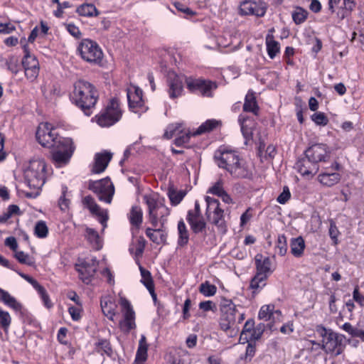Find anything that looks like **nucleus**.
Masks as SVG:
<instances>
[{"mask_svg":"<svg viewBox=\"0 0 364 364\" xmlns=\"http://www.w3.org/2000/svg\"><path fill=\"white\" fill-rule=\"evenodd\" d=\"M259 109V108L257 105L255 93L252 90H249L245 98L243 111L252 112L254 114L257 115Z\"/></svg>","mask_w":364,"mask_h":364,"instance_id":"29","label":"nucleus"},{"mask_svg":"<svg viewBox=\"0 0 364 364\" xmlns=\"http://www.w3.org/2000/svg\"><path fill=\"white\" fill-rule=\"evenodd\" d=\"M199 291L203 296L209 297L215 294L217 291V287L214 284H212L209 282L206 281L200 285Z\"/></svg>","mask_w":364,"mask_h":364,"instance_id":"44","label":"nucleus"},{"mask_svg":"<svg viewBox=\"0 0 364 364\" xmlns=\"http://www.w3.org/2000/svg\"><path fill=\"white\" fill-rule=\"evenodd\" d=\"M206 215L209 220L218 228L220 232L226 231V225L224 217V210L220 208L218 200L210 196H205Z\"/></svg>","mask_w":364,"mask_h":364,"instance_id":"9","label":"nucleus"},{"mask_svg":"<svg viewBox=\"0 0 364 364\" xmlns=\"http://www.w3.org/2000/svg\"><path fill=\"white\" fill-rule=\"evenodd\" d=\"M265 329V325L264 323H259L256 328H253L252 333L251 334V336L250 337V340H258L261 338L263 332Z\"/></svg>","mask_w":364,"mask_h":364,"instance_id":"56","label":"nucleus"},{"mask_svg":"<svg viewBox=\"0 0 364 364\" xmlns=\"http://www.w3.org/2000/svg\"><path fill=\"white\" fill-rule=\"evenodd\" d=\"M237 308L233 304L225 306L222 309V316L220 326L222 330L226 331L231 328L236 322Z\"/></svg>","mask_w":364,"mask_h":364,"instance_id":"22","label":"nucleus"},{"mask_svg":"<svg viewBox=\"0 0 364 364\" xmlns=\"http://www.w3.org/2000/svg\"><path fill=\"white\" fill-rule=\"evenodd\" d=\"M295 168L302 176L312 178L318 171V167L316 164L311 163L306 157L299 159Z\"/></svg>","mask_w":364,"mask_h":364,"instance_id":"25","label":"nucleus"},{"mask_svg":"<svg viewBox=\"0 0 364 364\" xmlns=\"http://www.w3.org/2000/svg\"><path fill=\"white\" fill-rule=\"evenodd\" d=\"M196 136L193 132L187 129L183 124L176 123L168 125L164 136L168 139L176 136L174 144L177 146H184L189 142L191 136Z\"/></svg>","mask_w":364,"mask_h":364,"instance_id":"12","label":"nucleus"},{"mask_svg":"<svg viewBox=\"0 0 364 364\" xmlns=\"http://www.w3.org/2000/svg\"><path fill=\"white\" fill-rule=\"evenodd\" d=\"M267 4L261 0H245L240 4L239 12L242 16H264L267 11Z\"/></svg>","mask_w":364,"mask_h":364,"instance_id":"16","label":"nucleus"},{"mask_svg":"<svg viewBox=\"0 0 364 364\" xmlns=\"http://www.w3.org/2000/svg\"><path fill=\"white\" fill-rule=\"evenodd\" d=\"M274 306L272 305H264L262 306L259 311L258 317L259 319H263L264 321L269 320L272 316H274V314H277L278 316L281 315V311L277 310L273 311Z\"/></svg>","mask_w":364,"mask_h":364,"instance_id":"42","label":"nucleus"},{"mask_svg":"<svg viewBox=\"0 0 364 364\" xmlns=\"http://www.w3.org/2000/svg\"><path fill=\"white\" fill-rule=\"evenodd\" d=\"M147 228L146 229V235L154 242L157 245L165 244L167 240V233L164 231V228Z\"/></svg>","mask_w":364,"mask_h":364,"instance_id":"26","label":"nucleus"},{"mask_svg":"<svg viewBox=\"0 0 364 364\" xmlns=\"http://www.w3.org/2000/svg\"><path fill=\"white\" fill-rule=\"evenodd\" d=\"M316 331L322 337L321 349L326 353L335 352L336 355H339L341 351L338 348L341 344L342 339L339 338L338 334L323 326H318Z\"/></svg>","mask_w":364,"mask_h":364,"instance_id":"11","label":"nucleus"},{"mask_svg":"<svg viewBox=\"0 0 364 364\" xmlns=\"http://www.w3.org/2000/svg\"><path fill=\"white\" fill-rule=\"evenodd\" d=\"M178 245L181 247L185 246L188 242L189 234L186 225L183 220L178 223Z\"/></svg>","mask_w":364,"mask_h":364,"instance_id":"38","label":"nucleus"},{"mask_svg":"<svg viewBox=\"0 0 364 364\" xmlns=\"http://www.w3.org/2000/svg\"><path fill=\"white\" fill-rule=\"evenodd\" d=\"M168 95L171 99L177 98L182 95L183 90V77L175 73H169L168 75Z\"/></svg>","mask_w":364,"mask_h":364,"instance_id":"23","label":"nucleus"},{"mask_svg":"<svg viewBox=\"0 0 364 364\" xmlns=\"http://www.w3.org/2000/svg\"><path fill=\"white\" fill-rule=\"evenodd\" d=\"M134 245V247L129 248L130 252H134L136 257H141L146 246L145 239L142 237H139L136 241V244Z\"/></svg>","mask_w":364,"mask_h":364,"instance_id":"46","label":"nucleus"},{"mask_svg":"<svg viewBox=\"0 0 364 364\" xmlns=\"http://www.w3.org/2000/svg\"><path fill=\"white\" fill-rule=\"evenodd\" d=\"M144 200L148 208V220L154 228H164L171 210L165 205V199L158 195H145Z\"/></svg>","mask_w":364,"mask_h":364,"instance_id":"4","label":"nucleus"},{"mask_svg":"<svg viewBox=\"0 0 364 364\" xmlns=\"http://www.w3.org/2000/svg\"><path fill=\"white\" fill-rule=\"evenodd\" d=\"M267 51L269 57L271 59L275 58L277 54L280 50V46L279 42L276 41L274 38L272 33H268L265 39Z\"/></svg>","mask_w":364,"mask_h":364,"instance_id":"35","label":"nucleus"},{"mask_svg":"<svg viewBox=\"0 0 364 364\" xmlns=\"http://www.w3.org/2000/svg\"><path fill=\"white\" fill-rule=\"evenodd\" d=\"M87 188L97 195L100 201L111 203L114 194V187L109 178L97 181H89Z\"/></svg>","mask_w":364,"mask_h":364,"instance_id":"8","label":"nucleus"},{"mask_svg":"<svg viewBox=\"0 0 364 364\" xmlns=\"http://www.w3.org/2000/svg\"><path fill=\"white\" fill-rule=\"evenodd\" d=\"M214 159L220 168L225 169L233 178H252L251 167L235 151L220 148L215 151Z\"/></svg>","mask_w":364,"mask_h":364,"instance_id":"1","label":"nucleus"},{"mask_svg":"<svg viewBox=\"0 0 364 364\" xmlns=\"http://www.w3.org/2000/svg\"><path fill=\"white\" fill-rule=\"evenodd\" d=\"M250 118L244 114H240L238 117V122L240 125L241 132L245 138H249L252 135L251 127L247 124Z\"/></svg>","mask_w":364,"mask_h":364,"instance_id":"43","label":"nucleus"},{"mask_svg":"<svg viewBox=\"0 0 364 364\" xmlns=\"http://www.w3.org/2000/svg\"><path fill=\"white\" fill-rule=\"evenodd\" d=\"M122 318L119 322V327L124 333H129L136 328V315L131 303L123 296L120 297Z\"/></svg>","mask_w":364,"mask_h":364,"instance_id":"10","label":"nucleus"},{"mask_svg":"<svg viewBox=\"0 0 364 364\" xmlns=\"http://www.w3.org/2000/svg\"><path fill=\"white\" fill-rule=\"evenodd\" d=\"M94 352L100 353L101 355L112 357L113 350L110 342L105 338H98L94 343Z\"/></svg>","mask_w":364,"mask_h":364,"instance_id":"30","label":"nucleus"},{"mask_svg":"<svg viewBox=\"0 0 364 364\" xmlns=\"http://www.w3.org/2000/svg\"><path fill=\"white\" fill-rule=\"evenodd\" d=\"M186 219L195 233L202 232L205 228V223L201 215L193 214L192 210H188Z\"/></svg>","mask_w":364,"mask_h":364,"instance_id":"27","label":"nucleus"},{"mask_svg":"<svg viewBox=\"0 0 364 364\" xmlns=\"http://www.w3.org/2000/svg\"><path fill=\"white\" fill-rule=\"evenodd\" d=\"M15 258L21 263L33 267L35 265V259L27 253L23 251H16Z\"/></svg>","mask_w":364,"mask_h":364,"instance_id":"45","label":"nucleus"},{"mask_svg":"<svg viewBox=\"0 0 364 364\" xmlns=\"http://www.w3.org/2000/svg\"><path fill=\"white\" fill-rule=\"evenodd\" d=\"M101 308L103 314L109 320L114 321L117 304L110 296H105L101 299Z\"/></svg>","mask_w":364,"mask_h":364,"instance_id":"28","label":"nucleus"},{"mask_svg":"<svg viewBox=\"0 0 364 364\" xmlns=\"http://www.w3.org/2000/svg\"><path fill=\"white\" fill-rule=\"evenodd\" d=\"M35 235L39 238H45L48 233V228L46 222L43 220L38 221L34 228Z\"/></svg>","mask_w":364,"mask_h":364,"instance_id":"47","label":"nucleus"},{"mask_svg":"<svg viewBox=\"0 0 364 364\" xmlns=\"http://www.w3.org/2000/svg\"><path fill=\"white\" fill-rule=\"evenodd\" d=\"M127 100L129 107L132 112L141 113L146 110L142 98V90L140 88L130 86L127 89Z\"/></svg>","mask_w":364,"mask_h":364,"instance_id":"19","label":"nucleus"},{"mask_svg":"<svg viewBox=\"0 0 364 364\" xmlns=\"http://www.w3.org/2000/svg\"><path fill=\"white\" fill-rule=\"evenodd\" d=\"M307 14V11L299 7L293 12L292 18L296 24H300L305 21Z\"/></svg>","mask_w":364,"mask_h":364,"instance_id":"52","label":"nucleus"},{"mask_svg":"<svg viewBox=\"0 0 364 364\" xmlns=\"http://www.w3.org/2000/svg\"><path fill=\"white\" fill-rule=\"evenodd\" d=\"M341 169V166L337 161H334L331 167L326 168L325 171L318 174V181L324 186L331 187L341 181V175L338 171Z\"/></svg>","mask_w":364,"mask_h":364,"instance_id":"17","label":"nucleus"},{"mask_svg":"<svg viewBox=\"0 0 364 364\" xmlns=\"http://www.w3.org/2000/svg\"><path fill=\"white\" fill-rule=\"evenodd\" d=\"M168 197L172 205H178L186 193L183 191H177L173 186H170L167 192Z\"/></svg>","mask_w":364,"mask_h":364,"instance_id":"40","label":"nucleus"},{"mask_svg":"<svg viewBox=\"0 0 364 364\" xmlns=\"http://www.w3.org/2000/svg\"><path fill=\"white\" fill-rule=\"evenodd\" d=\"M290 197L291 193L289 190V188L285 186L283 188V191L277 197V200L280 204H284L289 200Z\"/></svg>","mask_w":364,"mask_h":364,"instance_id":"57","label":"nucleus"},{"mask_svg":"<svg viewBox=\"0 0 364 364\" xmlns=\"http://www.w3.org/2000/svg\"><path fill=\"white\" fill-rule=\"evenodd\" d=\"M77 13L82 16L92 17L99 14L96 7L92 4H84L77 7Z\"/></svg>","mask_w":364,"mask_h":364,"instance_id":"39","label":"nucleus"},{"mask_svg":"<svg viewBox=\"0 0 364 364\" xmlns=\"http://www.w3.org/2000/svg\"><path fill=\"white\" fill-rule=\"evenodd\" d=\"M112 158V154L107 151H104L102 152L95 154L94 163L92 165L90 169L91 173L99 174L104 172Z\"/></svg>","mask_w":364,"mask_h":364,"instance_id":"24","label":"nucleus"},{"mask_svg":"<svg viewBox=\"0 0 364 364\" xmlns=\"http://www.w3.org/2000/svg\"><path fill=\"white\" fill-rule=\"evenodd\" d=\"M174 6L178 11L183 13L187 16H192L196 14V13L193 11H192L190 8L183 4L182 3L176 2L174 3Z\"/></svg>","mask_w":364,"mask_h":364,"instance_id":"58","label":"nucleus"},{"mask_svg":"<svg viewBox=\"0 0 364 364\" xmlns=\"http://www.w3.org/2000/svg\"><path fill=\"white\" fill-rule=\"evenodd\" d=\"M68 312L74 321H78L81 318V309L80 306H70Z\"/></svg>","mask_w":364,"mask_h":364,"instance_id":"61","label":"nucleus"},{"mask_svg":"<svg viewBox=\"0 0 364 364\" xmlns=\"http://www.w3.org/2000/svg\"><path fill=\"white\" fill-rule=\"evenodd\" d=\"M68 188L65 186L62 187V195L58 200V206L63 211H66L69 208L70 199L67 197Z\"/></svg>","mask_w":364,"mask_h":364,"instance_id":"48","label":"nucleus"},{"mask_svg":"<svg viewBox=\"0 0 364 364\" xmlns=\"http://www.w3.org/2000/svg\"><path fill=\"white\" fill-rule=\"evenodd\" d=\"M24 71L26 77L32 81L35 80L38 75L39 67H36L34 68H24Z\"/></svg>","mask_w":364,"mask_h":364,"instance_id":"60","label":"nucleus"},{"mask_svg":"<svg viewBox=\"0 0 364 364\" xmlns=\"http://www.w3.org/2000/svg\"><path fill=\"white\" fill-rule=\"evenodd\" d=\"M147 350L146 347L139 346L135 358L141 360H146L147 358Z\"/></svg>","mask_w":364,"mask_h":364,"instance_id":"63","label":"nucleus"},{"mask_svg":"<svg viewBox=\"0 0 364 364\" xmlns=\"http://www.w3.org/2000/svg\"><path fill=\"white\" fill-rule=\"evenodd\" d=\"M66 29L68 33L76 38H80L82 36V33L77 26H76L73 23H67L65 25Z\"/></svg>","mask_w":364,"mask_h":364,"instance_id":"59","label":"nucleus"},{"mask_svg":"<svg viewBox=\"0 0 364 364\" xmlns=\"http://www.w3.org/2000/svg\"><path fill=\"white\" fill-rule=\"evenodd\" d=\"M81 58L86 62L100 64L103 58V53L97 42L88 38L82 39L77 47Z\"/></svg>","mask_w":364,"mask_h":364,"instance_id":"6","label":"nucleus"},{"mask_svg":"<svg viewBox=\"0 0 364 364\" xmlns=\"http://www.w3.org/2000/svg\"><path fill=\"white\" fill-rule=\"evenodd\" d=\"M98 99V91L90 82L80 80L74 84L70 100L86 115L90 116L92 113Z\"/></svg>","mask_w":364,"mask_h":364,"instance_id":"3","label":"nucleus"},{"mask_svg":"<svg viewBox=\"0 0 364 364\" xmlns=\"http://www.w3.org/2000/svg\"><path fill=\"white\" fill-rule=\"evenodd\" d=\"M55 148L56 150L53 152L52 157L59 166L69 161L75 150L73 139L70 138L60 139Z\"/></svg>","mask_w":364,"mask_h":364,"instance_id":"14","label":"nucleus"},{"mask_svg":"<svg viewBox=\"0 0 364 364\" xmlns=\"http://www.w3.org/2000/svg\"><path fill=\"white\" fill-rule=\"evenodd\" d=\"M36 139L44 147L54 148L58 144V141L62 139L58 136V133L49 123H41L36 131Z\"/></svg>","mask_w":364,"mask_h":364,"instance_id":"13","label":"nucleus"},{"mask_svg":"<svg viewBox=\"0 0 364 364\" xmlns=\"http://www.w3.org/2000/svg\"><path fill=\"white\" fill-rule=\"evenodd\" d=\"M306 157L313 164L328 161L331 156V149L326 144H314L305 151Z\"/></svg>","mask_w":364,"mask_h":364,"instance_id":"15","label":"nucleus"},{"mask_svg":"<svg viewBox=\"0 0 364 364\" xmlns=\"http://www.w3.org/2000/svg\"><path fill=\"white\" fill-rule=\"evenodd\" d=\"M138 264L141 277V283L146 287L154 299H156V295L154 292V282L150 272L144 269L139 262Z\"/></svg>","mask_w":364,"mask_h":364,"instance_id":"32","label":"nucleus"},{"mask_svg":"<svg viewBox=\"0 0 364 364\" xmlns=\"http://www.w3.org/2000/svg\"><path fill=\"white\" fill-rule=\"evenodd\" d=\"M15 30V26L11 23L0 22V33L9 34Z\"/></svg>","mask_w":364,"mask_h":364,"instance_id":"62","label":"nucleus"},{"mask_svg":"<svg viewBox=\"0 0 364 364\" xmlns=\"http://www.w3.org/2000/svg\"><path fill=\"white\" fill-rule=\"evenodd\" d=\"M0 301L16 311H21L23 306L8 291L0 288Z\"/></svg>","mask_w":364,"mask_h":364,"instance_id":"31","label":"nucleus"},{"mask_svg":"<svg viewBox=\"0 0 364 364\" xmlns=\"http://www.w3.org/2000/svg\"><path fill=\"white\" fill-rule=\"evenodd\" d=\"M353 299L360 306H364V296L360 294L358 287H355L353 292Z\"/></svg>","mask_w":364,"mask_h":364,"instance_id":"64","label":"nucleus"},{"mask_svg":"<svg viewBox=\"0 0 364 364\" xmlns=\"http://www.w3.org/2000/svg\"><path fill=\"white\" fill-rule=\"evenodd\" d=\"M11 323V317L8 311L0 307V325L4 331H7Z\"/></svg>","mask_w":364,"mask_h":364,"instance_id":"49","label":"nucleus"},{"mask_svg":"<svg viewBox=\"0 0 364 364\" xmlns=\"http://www.w3.org/2000/svg\"><path fill=\"white\" fill-rule=\"evenodd\" d=\"M122 111L117 100L112 99L105 109L96 116L97 124L102 127H110L122 117Z\"/></svg>","mask_w":364,"mask_h":364,"instance_id":"7","label":"nucleus"},{"mask_svg":"<svg viewBox=\"0 0 364 364\" xmlns=\"http://www.w3.org/2000/svg\"><path fill=\"white\" fill-rule=\"evenodd\" d=\"M97 266L98 261L95 257L76 264V269L79 273L80 279L85 284H90L96 273Z\"/></svg>","mask_w":364,"mask_h":364,"instance_id":"20","label":"nucleus"},{"mask_svg":"<svg viewBox=\"0 0 364 364\" xmlns=\"http://www.w3.org/2000/svg\"><path fill=\"white\" fill-rule=\"evenodd\" d=\"M130 223L136 228H139L142 223L143 212L139 206H133L129 215Z\"/></svg>","mask_w":364,"mask_h":364,"instance_id":"37","label":"nucleus"},{"mask_svg":"<svg viewBox=\"0 0 364 364\" xmlns=\"http://www.w3.org/2000/svg\"><path fill=\"white\" fill-rule=\"evenodd\" d=\"M82 204L92 215H95L98 218L99 222L102 225V231L103 232L107 226V223L109 219L107 210L102 209L91 196L84 197L82 199Z\"/></svg>","mask_w":364,"mask_h":364,"instance_id":"21","label":"nucleus"},{"mask_svg":"<svg viewBox=\"0 0 364 364\" xmlns=\"http://www.w3.org/2000/svg\"><path fill=\"white\" fill-rule=\"evenodd\" d=\"M225 191L223 188V180L219 179L211 187L209 188L208 193L219 196Z\"/></svg>","mask_w":364,"mask_h":364,"instance_id":"54","label":"nucleus"},{"mask_svg":"<svg viewBox=\"0 0 364 364\" xmlns=\"http://www.w3.org/2000/svg\"><path fill=\"white\" fill-rule=\"evenodd\" d=\"M305 242L301 237L292 238L290 243L291 253L296 257H301L304 255Z\"/></svg>","mask_w":364,"mask_h":364,"instance_id":"36","label":"nucleus"},{"mask_svg":"<svg viewBox=\"0 0 364 364\" xmlns=\"http://www.w3.org/2000/svg\"><path fill=\"white\" fill-rule=\"evenodd\" d=\"M23 176L24 183L33 191L26 193L28 198H36L40 194V191L44 185L46 179V164L45 161L35 156L23 166Z\"/></svg>","mask_w":364,"mask_h":364,"instance_id":"2","label":"nucleus"},{"mask_svg":"<svg viewBox=\"0 0 364 364\" xmlns=\"http://www.w3.org/2000/svg\"><path fill=\"white\" fill-rule=\"evenodd\" d=\"M311 119L317 125L326 126L328 123V119L323 112H316L311 116Z\"/></svg>","mask_w":364,"mask_h":364,"instance_id":"55","label":"nucleus"},{"mask_svg":"<svg viewBox=\"0 0 364 364\" xmlns=\"http://www.w3.org/2000/svg\"><path fill=\"white\" fill-rule=\"evenodd\" d=\"M330 225L328 229V234L331 237V239L333 241V244L334 245H337L338 244V236L340 235V232L336 225V223L331 220L329 221Z\"/></svg>","mask_w":364,"mask_h":364,"instance_id":"51","label":"nucleus"},{"mask_svg":"<svg viewBox=\"0 0 364 364\" xmlns=\"http://www.w3.org/2000/svg\"><path fill=\"white\" fill-rule=\"evenodd\" d=\"M255 260L257 272L250 282V288L253 289L254 293L258 292L266 285V280L272 272L269 257H264L262 255L257 254Z\"/></svg>","mask_w":364,"mask_h":364,"instance_id":"5","label":"nucleus"},{"mask_svg":"<svg viewBox=\"0 0 364 364\" xmlns=\"http://www.w3.org/2000/svg\"><path fill=\"white\" fill-rule=\"evenodd\" d=\"M254 323V321L252 319H249L245 322L243 330L240 335V340L248 341L247 334L250 335V337L251 336Z\"/></svg>","mask_w":364,"mask_h":364,"instance_id":"53","label":"nucleus"},{"mask_svg":"<svg viewBox=\"0 0 364 364\" xmlns=\"http://www.w3.org/2000/svg\"><path fill=\"white\" fill-rule=\"evenodd\" d=\"M276 250L281 256H284L287 251V237L284 235H279L277 237Z\"/></svg>","mask_w":364,"mask_h":364,"instance_id":"50","label":"nucleus"},{"mask_svg":"<svg viewBox=\"0 0 364 364\" xmlns=\"http://www.w3.org/2000/svg\"><path fill=\"white\" fill-rule=\"evenodd\" d=\"M221 125V122L215 119H208L201 124L198 128L193 132L195 135H200L210 132Z\"/></svg>","mask_w":364,"mask_h":364,"instance_id":"34","label":"nucleus"},{"mask_svg":"<svg viewBox=\"0 0 364 364\" xmlns=\"http://www.w3.org/2000/svg\"><path fill=\"white\" fill-rule=\"evenodd\" d=\"M85 236L88 242L94 249L98 250L102 248V240L97 231H96L95 229L91 228H86Z\"/></svg>","mask_w":364,"mask_h":364,"instance_id":"33","label":"nucleus"},{"mask_svg":"<svg viewBox=\"0 0 364 364\" xmlns=\"http://www.w3.org/2000/svg\"><path fill=\"white\" fill-rule=\"evenodd\" d=\"M188 89L193 92H198L205 97H211L212 91L216 89L215 82L202 79L188 77L186 80Z\"/></svg>","mask_w":364,"mask_h":364,"instance_id":"18","label":"nucleus"},{"mask_svg":"<svg viewBox=\"0 0 364 364\" xmlns=\"http://www.w3.org/2000/svg\"><path fill=\"white\" fill-rule=\"evenodd\" d=\"M24 56L22 60V65L24 68H34L38 67V62L36 58L31 55L26 46H23Z\"/></svg>","mask_w":364,"mask_h":364,"instance_id":"41","label":"nucleus"}]
</instances>
